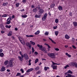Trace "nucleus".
Returning a JSON list of instances; mask_svg holds the SVG:
<instances>
[{"mask_svg":"<svg viewBox=\"0 0 77 77\" xmlns=\"http://www.w3.org/2000/svg\"><path fill=\"white\" fill-rule=\"evenodd\" d=\"M71 41L72 43H74L75 42V39L74 38H72L71 40Z\"/></svg>","mask_w":77,"mask_h":77,"instance_id":"nucleus-19","label":"nucleus"},{"mask_svg":"<svg viewBox=\"0 0 77 77\" xmlns=\"http://www.w3.org/2000/svg\"><path fill=\"white\" fill-rule=\"evenodd\" d=\"M18 58L19 60H20V61H21V62H22V60H23V56L20 57L19 56H18Z\"/></svg>","mask_w":77,"mask_h":77,"instance_id":"nucleus-9","label":"nucleus"},{"mask_svg":"<svg viewBox=\"0 0 77 77\" xmlns=\"http://www.w3.org/2000/svg\"><path fill=\"white\" fill-rule=\"evenodd\" d=\"M11 17V18H15V16H14V15H13L12 17Z\"/></svg>","mask_w":77,"mask_h":77,"instance_id":"nucleus-51","label":"nucleus"},{"mask_svg":"<svg viewBox=\"0 0 77 77\" xmlns=\"http://www.w3.org/2000/svg\"><path fill=\"white\" fill-rule=\"evenodd\" d=\"M41 72V71L39 70L37 72V74H40Z\"/></svg>","mask_w":77,"mask_h":77,"instance_id":"nucleus-53","label":"nucleus"},{"mask_svg":"<svg viewBox=\"0 0 77 77\" xmlns=\"http://www.w3.org/2000/svg\"><path fill=\"white\" fill-rule=\"evenodd\" d=\"M75 67H76V68H77V63H76V64H75Z\"/></svg>","mask_w":77,"mask_h":77,"instance_id":"nucleus-61","label":"nucleus"},{"mask_svg":"<svg viewBox=\"0 0 77 77\" xmlns=\"http://www.w3.org/2000/svg\"><path fill=\"white\" fill-rule=\"evenodd\" d=\"M24 76V75H20L19 77H23Z\"/></svg>","mask_w":77,"mask_h":77,"instance_id":"nucleus-64","label":"nucleus"},{"mask_svg":"<svg viewBox=\"0 0 77 77\" xmlns=\"http://www.w3.org/2000/svg\"><path fill=\"white\" fill-rule=\"evenodd\" d=\"M21 16L22 17H23V18H26L27 16L26 15H22Z\"/></svg>","mask_w":77,"mask_h":77,"instance_id":"nucleus-41","label":"nucleus"},{"mask_svg":"<svg viewBox=\"0 0 77 77\" xmlns=\"http://www.w3.org/2000/svg\"><path fill=\"white\" fill-rule=\"evenodd\" d=\"M21 75V73H17L16 75V76H19Z\"/></svg>","mask_w":77,"mask_h":77,"instance_id":"nucleus-36","label":"nucleus"},{"mask_svg":"<svg viewBox=\"0 0 77 77\" xmlns=\"http://www.w3.org/2000/svg\"><path fill=\"white\" fill-rule=\"evenodd\" d=\"M68 77H75L74 75H71L70 74H68Z\"/></svg>","mask_w":77,"mask_h":77,"instance_id":"nucleus-15","label":"nucleus"},{"mask_svg":"<svg viewBox=\"0 0 77 77\" xmlns=\"http://www.w3.org/2000/svg\"><path fill=\"white\" fill-rule=\"evenodd\" d=\"M41 50L42 51H43V52L45 53H47V50H46V49L43 47H42V48H41Z\"/></svg>","mask_w":77,"mask_h":77,"instance_id":"nucleus-5","label":"nucleus"},{"mask_svg":"<svg viewBox=\"0 0 77 77\" xmlns=\"http://www.w3.org/2000/svg\"><path fill=\"white\" fill-rule=\"evenodd\" d=\"M21 42V44H23V45H25V42H24V41H23V42Z\"/></svg>","mask_w":77,"mask_h":77,"instance_id":"nucleus-48","label":"nucleus"},{"mask_svg":"<svg viewBox=\"0 0 77 77\" xmlns=\"http://www.w3.org/2000/svg\"><path fill=\"white\" fill-rule=\"evenodd\" d=\"M35 18H40L39 16V15H37V14H36L35 15Z\"/></svg>","mask_w":77,"mask_h":77,"instance_id":"nucleus-40","label":"nucleus"},{"mask_svg":"<svg viewBox=\"0 0 77 77\" xmlns=\"http://www.w3.org/2000/svg\"><path fill=\"white\" fill-rule=\"evenodd\" d=\"M11 17H10L8 18L7 20V22L6 23V24H9L11 23Z\"/></svg>","mask_w":77,"mask_h":77,"instance_id":"nucleus-3","label":"nucleus"},{"mask_svg":"<svg viewBox=\"0 0 77 77\" xmlns=\"http://www.w3.org/2000/svg\"><path fill=\"white\" fill-rule=\"evenodd\" d=\"M49 39L52 42V43H53V44H56V42H54L53 40H52V39L50 38V37H48Z\"/></svg>","mask_w":77,"mask_h":77,"instance_id":"nucleus-11","label":"nucleus"},{"mask_svg":"<svg viewBox=\"0 0 77 77\" xmlns=\"http://www.w3.org/2000/svg\"><path fill=\"white\" fill-rule=\"evenodd\" d=\"M30 42L31 44H32V45H35V43L32 41H30Z\"/></svg>","mask_w":77,"mask_h":77,"instance_id":"nucleus-29","label":"nucleus"},{"mask_svg":"<svg viewBox=\"0 0 77 77\" xmlns=\"http://www.w3.org/2000/svg\"><path fill=\"white\" fill-rule=\"evenodd\" d=\"M68 57H71V55H69V54H68V55H67Z\"/></svg>","mask_w":77,"mask_h":77,"instance_id":"nucleus-63","label":"nucleus"},{"mask_svg":"<svg viewBox=\"0 0 77 77\" xmlns=\"http://www.w3.org/2000/svg\"><path fill=\"white\" fill-rule=\"evenodd\" d=\"M7 15L6 14H4L3 15H2V17H7Z\"/></svg>","mask_w":77,"mask_h":77,"instance_id":"nucleus-33","label":"nucleus"},{"mask_svg":"<svg viewBox=\"0 0 77 77\" xmlns=\"http://www.w3.org/2000/svg\"><path fill=\"white\" fill-rule=\"evenodd\" d=\"M2 51H3V49H0V53H2Z\"/></svg>","mask_w":77,"mask_h":77,"instance_id":"nucleus-60","label":"nucleus"},{"mask_svg":"<svg viewBox=\"0 0 77 77\" xmlns=\"http://www.w3.org/2000/svg\"><path fill=\"white\" fill-rule=\"evenodd\" d=\"M52 63H53V65H56V63L53 62V61H52Z\"/></svg>","mask_w":77,"mask_h":77,"instance_id":"nucleus-59","label":"nucleus"},{"mask_svg":"<svg viewBox=\"0 0 77 77\" xmlns=\"http://www.w3.org/2000/svg\"><path fill=\"white\" fill-rule=\"evenodd\" d=\"M47 17V13H45L42 18V20L43 21H45L46 20Z\"/></svg>","mask_w":77,"mask_h":77,"instance_id":"nucleus-4","label":"nucleus"},{"mask_svg":"<svg viewBox=\"0 0 77 77\" xmlns=\"http://www.w3.org/2000/svg\"><path fill=\"white\" fill-rule=\"evenodd\" d=\"M20 71L22 73H24V70H23V69H20Z\"/></svg>","mask_w":77,"mask_h":77,"instance_id":"nucleus-39","label":"nucleus"},{"mask_svg":"<svg viewBox=\"0 0 77 77\" xmlns=\"http://www.w3.org/2000/svg\"><path fill=\"white\" fill-rule=\"evenodd\" d=\"M5 33V31H3L2 30V31H1V33Z\"/></svg>","mask_w":77,"mask_h":77,"instance_id":"nucleus-58","label":"nucleus"},{"mask_svg":"<svg viewBox=\"0 0 77 77\" xmlns=\"http://www.w3.org/2000/svg\"><path fill=\"white\" fill-rule=\"evenodd\" d=\"M1 29L3 30L4 29V26H3L2 27H1Z\"/></svg>","mask_w":77,"mask_h":77,"instance_id":"nucleus-62","label":"nucleus"},{"mask_svg":"<svg viewBox=\"0 0 77 77\" xmlns=\"http://www.w3.org/2000/svg\"><path fill=\"white\" fill-rule=\"evenodd\" d=\"M68 73L69 74H72V72L70 70H69L67 72L65 73V75H66V74H68Z\"/></svg>","mask_w":77,"mask_h":77,"instance_id":"nucleus-10","label":"nucleus"},{"mask_svg":"<svg viewBox=\"0 0 77 77\" xmlns=\"http://www.w3.org/2000/svg\"><path fill=\"white\" fill-rule=\"evenodd\" d=\"M6 70V68L4 66H2L0 70V71L1 72H3V71H5Z\"/></svg>","mask_w":77,"mask_h":77,"instance_id":"nucleus-7","label":"nucleus"},{"mask_svg":"<svg viewBox=\"0 0 77 77\" xmlns=\"http://www.w3.org/2000/svg\"><path fill=\"white\" fill-rule=\"evenodd\" d=\"M33 69H32V68L30 69H28L27 70L26 72H30V71H33Z\"/></svg>","mask_w":77,"mask_h":77,"instance_id":"nucleus-17","label":"nucleus"},{"mask_svg":"<svg viewBox=\"0 0 77 77\" xmlns=\"http://www.w3.org/2000/svg\"><path fill=\"white\" fill-rule=\"evenodd\" d=\"M37 10L36 9V8H34L33 9V11L34 12H36L37 11Z\"/></svg>","mask_w":77,"mask_h":77,"instance_id":"nucleus-31","label":"nucleus"},{"mask_svg":"<svg viewBox=\"0 0 77 77\" xmlns=\"http://www.w3.org/2000/svg\"><path fill=\"white\" fill-rule=\"evenodd\" d=\"M55 33L56 36H57V35H58V34H59V32L57 31H56L55 32Z\"/></svg>","mask_w":77,"mask_h":77,"instance_id":"nucleus-28","label":"nucleus"},{"mask_svg":"<svg viewBox=\"0 0 77 77\" xmlns=\"http://www.w3.org/2000/svg\"><path fill=\"white\" fill-rule=\"evenodd\" d=\"M6 27V28H8V29H10V28H11V25L10 26H8V25H6L5 26Z\"/></svg>","mask_w":77,"mask_h":77,"instance_id":"nucleus-25","label":"nucleus"},{"mask_svg":"<svg viewBox=\"0 0 77 77\" xmlns=\"http://www.w3.org/2000/svg\"><path fill=\"white\" fill-rule=\"evenodd\" d=\"M40 33V31L39 30L37 31L35 33V35H38Z\"/></svg>","mask_w":77,"mask_h":77,"instance_id":"nucleus-21","label":"nucleus"},{"mask_svg":"<svg viewBox=\"0 0 77 77\" xmlns=\"http://www.w3.org/2000/svg\"><path fill=\"white\" fill-rule=\"evenodd\" d=\"M26 36L27 38H30V37L32 38V37H33L34 36L33 35H26Z\"/></svg>","mask_w":77,"mask_h":77,"instance_id":"nucleus-14","label":"nucleus"},{"mask_svg":"<svg viewBox=\"0 0 77 77\" xmlns=\"http://www.w3.org/2000/svg\"><path fill=\"white\" fill-rule=\"evenodd\" d=\"M39 13H40L41 14H42L44 13V10L42 8L40 9V10H38Z\"/></svg>","mask_w":77,"mask_h":77,"instance_id":"nucleus-8","label":"nucleus"},{"mask_svg":"<svg viewBox=\"0 0 77 77\" xmlns=\"http://www.w3.org/2000/svg\"><path fill=\"white\" fill-rule=\"evenodd\" d=\"M55 22L56 23H57L59 22V20L57 19H56L55 20Z\"/></svg>","mask_w":77,"mask_h":77,"instance_id":"nucleus-38","label":"nucleus"},{"mask_svg":"<svg viewBox=\"0 0 77 77\" xmlns=\"http://www.w3.org/2000/svg\"><path fill=\"white\" fill-rule=\"evenodd\" d=\"M27 54H23L22 55V56L23 57H24L25 56H26Z\"/></svg>","mask_w":77,"mask_h":77,"instance_id":"nucleus-34","label":"nucleus"},{"mask_svg":"<svg viewBox=\"0 0 77 77\" xmlns=\"http://www.w3.org/2000/svg\"><path fill=\"white\" fill-rule=\"evenodd\" d=\"M19 54H20L21 56H22L23 55H22V54L21 53V51H20L19 52Z\"/></svg>","mask_w":77,"mask_h":77,"instance_id":"nucleus-57","label":"nucleus"},{"mask_svg":"<svg viewBox=\"0 0 77 77\" xmlns=\"http://www.w3.org/2000/svg\"><path fill=\"white\" fill-rule=\"evenodd\" d=\"M26 45L27 47H28L29 48H31L32 47L31 46V44H30V43L29 42H26Z\"/></svg>","mask_w":77,"mask_h":77,"instance_id":"nucleus-6","label":"nucleus"},{"mask_svg":"<svg viewBox=\"0 0 77 77\" xmlns=\"http://www.w3.org/2000/svg\"><path fill=\"white\" fill-rule=\"evenodd\" d=\"M52 67L54 69H57V66L53 65Z\"/></svg>","mask_w":77,"mask_h":77,"instance_id":"nucleus-18","label":"nucleus"},{"mask_svg":"<svg viewBox=\"0 0 77 77\" xmlns=\"http://www.w3.org/2000/svg\"><path fill=\"white\" fill-rule=\"evenodd\" d=\"M76 63V62L75 63H71L70 64H71L72 65V66H74L75 65V64Z\"/></svg>","mask_w":77,"mask_h":77,"instance_id":"nucleus-24","label":"nucleus"},{"mask_svg":"<svg viewBox=\"0 0 77 77\" xmlns=\"http://www.w3.org/2000/svg\"><path fill=\"white\" fill-rule=\"evenodd\" d=\"M18 38L20 42H21V41H22V40H21V39H22V38H21V37H18Z\"/></svg>","mask_w":77,"mask_h":77,"instance_id":"nucleus-42","label":"nucleus"},{"mask_svg":"<svg viewBox=\"0 0 77 77\" xmlns=\"http://www.w3.org/2000/svg\"><path fill=\"white\" fill-rule=\"evenodd\" d=\"M0 56H1V57H3V56H4V54L3 53H0Z\"/></svg>","mask_w":77,"mask_h":77,"instance_id":"nucleus-26","label":"nucleus"},{"mask_svg":"<svg viewBox=\"0 0 77 77\" xmlns=\"http://www.w3.org/2000/svg\"><path fill=\"white\" fill-rule=\"evenodd\" d=\"M19 5H20V3H17L16 4V7H18V6H19Z\"/></svg>","mask_w":77,"mask_h":77,"instance_id":"nucleus-43","label":"nucleus"},{"mask_svg":"<svg viewBox=\"0 0 77 77\" xmlns=\"http://www.w3.org/2000/svg\"><path fill=\"white\" fill-rule=\"evenodd\" d=\"M14 60V59H11L9 61L8 63V66L11 67H13V65L12 63V61Z\"/></svg>","mask_w":77,"mask_h":77,"instance_id":"nucleus-2","label":"nucleus"},{"mask_svg":"<svg viewBox=\"0 0 77 77\" xmlns=\"http://www.w3.org/2000/svg\"><path fill=\"white\" fill-rule=\"evenodd\" d=\"M54 6H55V4H52L50 5V7L51 8H54Z\"/></svg>","mask_w":77,"mask_h":77,"instance_id":"nucleus-20","label":"nucleus"},{"mask_svg":"<svg viewBox=\"0 0 77 77\" xmlns=\"http://www.w3.org/2000/svg\"><path fill=\"white\" fill-rule=\"evenodd\" d=\"M58 9L60 10V11H61L62 10V7L61 6H59L58 7Z\"/></svg>","mask_w":77,"mask_h":77,"instance_id":"nucleus-30","label":"nucleus"},{"mask_svg":"<svg viewBox=\"0 0 77 77\" xmlns=\"http://www.w3.org/2000/svg\"><path fill=\"white\" fill-rule=\"evenodd\" d=\"M69 36H68V35H65V38L66 39H69Z\"/></svg>","mask_w":77,"mask_h":77,"instance_id":"nucleus-13","label":"nucleus"},{"mask_svg":"<svg viewBox=\"0 0 77 77\" xmlns=\"http://www.w3.org/2000/svg\"><path fill=\"white\" fill-rule=\"evenodd\" d=\"M12 31H10L9 32V33L8 34V36H11L12 35Z\"/></svg>","mask_w":77,"mask_h":77,"instance_id":"nucleus-12","label":"nucleus"},{"mask_svg":"<svg viewBox=\"0 0 77 77\" xmlns=\"http://www.w3.org/2000/svg\"><path fill=\"white\" fill-rule=\"evenodd\" d=\"M69 15L70 16H72V12H70L69 14Z\"/></svg>","mask_w":77,"mask_h":77,"instance_id":"nucleus-52","label":"nucleus"},{"mask_svg":"<svg viewBox=\"0 0 77 77\" xmlns=\"http://www.w3.org/2000/svg\"><path fill=\"white\" fill-rule=\"evenodd\" d=\"M72 47L74 49H75L76 48V47H75L74 45H72Z\"/></svg>","mask_w":77,"mask_h":77,"instance_id":"nucleus-55","label":"nucleus"},{"mask_svg":"<svg viewBox=\"0 0 77 77\" xmlns=\"http://www.w3.org/2000/svg\"><path fill=\"white\" fill-rule=\"evenodd\" d=\"M48 55L49 56V57H51L52 59H55V58L56 57V56H55L56 55L54 53L48 54Z\"/></svg>","mask_w":77,"mask_h":77,"instance_id":"nucleus-1","label":"nucleus"},{"mask_svg":"<svg viewBox=\"0 0 77 77\" xmlns=\"http://www.w3.org/2000/svg\"><path fill=\"white\" fill-rule=\"evenodd\" d=\"M39 67L38 66H37V67L35 68V70H39Z\"/></svg>","mask_w":77,"mask_h":77,"instance_id":"nucleus-27","label":"nucleus"},{"mask_svg":"<svg viewBox=\"0 0 77 77\" xmlns=\"http://www.w3.org/2000/svg\"><path fill=\"white\" fill-rule=\"evenodd\" d=\"M8 63V60L5 61L4 63V64H5V65H7Z\"/></svg>","mask_w":77,"mask_h":77,"instance_id":"nucleus-32","label":"nucleus"},{"mask_svg":"<svg viewBox=\"0 0 77 77\" xmlns=\"http://www.w3.org/2000/svg\"><path fill=\"white\" fill-rule=\"evenodd\" d=\"M73 24L75 27L77 26V23L75 22H73Z\"/></svg>","mask_w":77,"mask_h":77,"instance_id":"nucleus-16","label":"nucleus"},{"mask_svg":"<svg viewBox=\"0 0 77 77\" xmlns=\"http://www.w3.org/2000/svg\"><path fill=\"white\" fill-rule=\"evenodd\" d=\"M44 69L45 71H47V67L45 66L44 67Z\"/></svg>","mask_w":77,"mask_h":77,"instance_id":"nucleus-49","label":"nucleus"},{"mask_svg":"<svg viewBox=\"0 0 77 77\" xmlns=\"http://www.w3.org/2000/svg\"><path fill=\"white\" fill-rule=\"evenodd\" d=\"M57 26H56L53 27V29H57Z\"/></svg>","mask_w":77,"mask_h":77,"instance_id":"nucleus-47","label":"nucleus"},{"mask_svg":"<svg viewBox=\"0 0 77 77\" xmlns=\"http://www.w3.org/2000/svg\"><path fill=\"white\" fill-rule=\"evenodd\" d=\"M32 53H33L35 51V50H34V48H33V47L32 48Z\"/></svg>","mask_w":77,"mask_h":77,"instance_id":"nucleus-45","label":"nucleus"},{"mask_svg":"<svg viewBox=\"0 0 77 77\" xmlns=\"http://www.w3.org/2000/svg\"><path fill=\"white\" fill-rule=\"evenodd\" d=\"M37 46H38V47L40 48H42V45H40L39 44H37Z\"/></svg>","mask_w":77,"mask_h":77,"instance_id":"nucleus-22","label":"nucleus"},{"mask_svg":"<svg viewBox=\"0 0 77 77\" xmlns=\"http://www.w3.org/2000/svg\"><path fill=\"white\" fill-rule=\"evenodd\" d=\"M39 60L38 59H36L35 61V63H36Z\"/></svg>","mask_w":77,"mask_h":77,"instance_id":"nucleus-35","label":"nucleus"},{"mask_svg":"<svg viewBox=\"0 0 77 77\" xmlns=\"http://www.w3.org/2000/svg\"><path fill=\"white\" fill-rule=\"evenodd\" d=\"M8 2H6L5 3H4L3 5H2L3 6H6V5H8Z\"/></svg>","mask_w":77,"mask_h":77,"instance_id":"nucleus-23","label":"nucleus"},{"mask_svg":"<svg viewBox=\"0 0 77 77\" xmlns=\"http://www.w3.org/2000/svg\"><path fill=\"white\" fill-rule=\"evenodd\" d=\"M48 32H46L45 33V35H46L47 36L48 35Z\"/></svg>","mask_w":77,"mask_h":77,"instance_id":"nucleus-37","label":"nucleus"},{"mask_svg":"<svg viewBox=\"0 0 77 77\" xmlns=\"http://www.w3.org/2000/svg\"><path fill=\"white\" fill-rule=\"evenodd\" d=\"M38 16H39V17L40 18V17H41V16L42 15V13H39L38 14Z\"/></svg>","mask_w":77,"mask_h":77,"instance_id":"nucleus-44","label":"nucleus"},{"mask_svg":"<svg viewBox=\"0 0 77 77\" xmlns=\"http://www.w3.org/2000/svg\"><path fill=\"white\" fill-rule=\"evenodd\" d=\"M34 54H36V55H37L38 54V53L37 52H34Z\"/></svg>","mask_w":77,"mask_h":77,"instance_id":"nucleus-56","label":"nucleus"},{"mask_svg":"<svg viewBox=\"0 0 77 77\" xmlns=\"http://www.w3.org/2000/svg\"><path fill=\"white\" fill-rule=\"evenodd\" d=\"M55 50H56V51H59V49L57 48H55Z\"/></svg>","mask_w":77,"mask_h":77,"instance_id":"nucleus-54","label":"nucleus"},{"mask_svg":"<svg viewBox=\"0 0 77 77\" xmlns=\"http://www.w3.org/2000/svg\"><path fill=\"white\" fill-rule=\"evenodd\" d=\"M25 58L26 60H27L29 59V56L28 55L26 57H25Z\"/></svg>","mask_w":77,"mask_h":77,"instance_id":"nucleus-46","label":"nucleus"},{"mask_svg":"<svg viewBox=\"0 0 77 77\" xmlns=\"http://www.w3.org/2000/svg\"><path fill=\"white\" fill-rule=\"evenodd\" d=\"M38 10H40L41 9V8H40V5H38Z\"/></svg>","mask_w":77,"mask_h":77,"instance_id":"nucleus-50","label":"nucleus"}]
</instances>
